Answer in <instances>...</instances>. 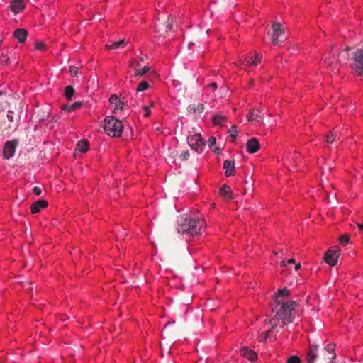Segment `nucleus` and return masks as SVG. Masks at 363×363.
<instances>
[{
  "label": "nucleus",
  "instance_id": "nucleus-9",
  "mask_svg": "<svg viewBox=\"0 0 363 363\" xmlns=\"http://www.w3.org/2000/svg\"><path fill=\"white\" fill-rule=\"evenodd\" d=\"M335 347V345L333 343L328 344L321 352V356L327 363H332L336 357Z\"/></svg>",
  "mask_w": 363,
  "mask_h": 363
},
{
  "label": "nucleus",
  "instance_id": "nucleus-27",
  "mask_svg": "<svg viewBox=\"0 0 363 363\" xmlns=\"http://www.w3.org/2000/svg\"><path fill=\"white\" fill-rule=\"evenodd\" d=\"M226 121V117L222 115H216L213 118V123L216 125H222Z\"/></svg>",
  "mask_w": 363,
  "mask_h": 363
},
{
  "label": "nucleus",
  "instance_id": "nucleus-10",
  "mask_svg": "<svg viewBox=\"0 0 363 363\" xmlns=\"http://www.w3.org/2000/svg\"><path fill=\"white\" fill-rule=\"evenodd\" d=\"M16 145V143L13 140L8 141L5 143L3 149V155L4 158L10 159L14 155Z\"/></svg>",
  "mask_w": 363,
  "mask_h": 363
},
{
  "label": "nucleus",
  "instance_id": "nucleus-22",
  "mask_svg": "<svg viewBox=\"0 0 363 363\" xmlns=\"http://www.w3.org/2000/svg\"><path fill=\"white\" fill-rule=\"evenodd\" d=\"M130 67L135 69L134 76L140 77L143 76L145 74L147 73L150 71V67L145 66L143 69H137L135 67V63L132 62L130 63Z\"/></svg>",
  "mask_w": 363,
  "mask_h": 363
},
{
  "label": "nucleus",
  "instance_id": "nucleus-25",
  "mask_svg": "<svg viewBox=\"0 0 363 363\" xmlns=\"http://www.w3.org/2000/svg\"><path fill=\"white\" fill-rule=\"evenodd\" d=\"M299 157V155H294V156H291V157H288L286 158V162H288V168H290V169H295L296 167V162H297V160Z\"/></svg>",
  "mask_w": 363,
  "mask_h": 363
},
{
  "label": "nucleus",
  "instance_id": "nucleus-1",
  "mask_svg": "<svg viewBox=\"0 0 363 363\" xmlns=\"http://www.w3.org/2000/svg\"><path fill=\"white\" fill-rule=\"evenodd\" d=\"M289 295V291L286 288L279 289L275 295L274 301L277 303V306L274 310L276 311L277 318H269L268 320H265L266 322L267 321L266 324L269 325L271 326V329L266 331L263 337V340H267L269 336V333L277 325V322L279 320H281L284 325L291 322L292 313L296 306V303L292 301H286Z\"/></svg>",
  "mask_w": 363,
  "mask_h": 363
},
{
  "label": "nucleus",
  "instance_id": "nucleus-28",
  "mask_svg": "<svg viewBox=\"0 0 363 363\" xmlns=\"http://www.w3.org/2000/svg\"><path fill=\"white\" fill-rule=\"evenodd\" d=\"M337 138V133L335 130L330 131L328 134H327L325 137V142L327 143H332L334 140Z\"/></svg>",
  "mask_w": 363,
  "mask_h": 363
},
{
  "label": "nucleus",
  "instance_id": "nucleus-19",
  "mask_svg": "<svg viewBox=\"0 0 363 363\" xmlns=\"http://www.w3.org/2000/svg\"><path fill=\"white\" fill-rule=\"evenodd\" d=\"M48 206V202L45 200H39L33 203L31 206V213L35 214L45 208Z\"/></svg>",
  "mask_w": 363,
  "mask_h": 363
},
{
  "label": "nucleus",
  "instance_id": "nucleus-16",
  "mask_svg": "<svg viewBox=\"0 0 363 363\" xmlns=\"http://www.w3.org/2000/svg\"><path fill=\"white\" fill-rule=\"evenodd\" d=\"M247 120L251 122H255L259 123L262 121V116L261 115V111L259 109L252 110L247 115Z\"/></svg>",
  "mask_w": 363,
  "mask_h": 363
},
{
  "label": "nucleus",
  "instance_id": "nucleus-43",
  "mask_svg": "<svg viewBox=\"0 0 363 363\" xmlns=\"http://www.w3.org/2000/svg\"><path fill=\"white\" fill-rule=\"evenodd\" d=\"M1 60L4 61V62H7L9 58L7 57L6 55L4 56V55H1Z\"/></svg>",
  "mask_w": 363,
  "mask_h": 363
},
{
  "label": "nucleus",
  "instance_id": "nucleus-36",
  "mask_svg": "<svg viewBox=\"0 0 363 363\" xmlns=\"http://www.w3.org/2000/svg\"><path fill=\"white\" fill-rule=\"evenodd\" d=\"M287 363H300V359L296 356H291L288 359Z\"/></svg>",
  "mask_w": 363,
  "mask_h": 363
},
{
  "label": "nucleus",
  "instance_id": "nucleus-26",
  "mask_svg": "<svg viewBox=\"0 0 363 363\" xmlns=\"http://www.w3.org/2000/svg\"><path fill=\"white\" fill-rule=\"evenodd\" d=\"M125 42L124 40H119V41H116V42H113V43L110 44V45H106V49L108 50H116V49H118L121 47H123V45H125Z\"/></svg>",
  "mask_w": 363,
  "mask_h": 363
},
{
  "label": "nucleus",
  "instance_id": "nucleus-30",
  "mask_svg": "<svg viewBox=\"0 0 363 363\" xmlns=\"http://www.w3.org/2000/svg\"><path fill=\"white\" fill-rule=\"evenodd\" d=\"M149 87H150V85H149L148 82L146 81H143V82H140L139 84L138 85V86L136 88V91L142 92V91L147 90Z\"/></svg>",
  "mask_w": 363,
  "mask_h": 363
},
{
  "label": "nucleus",
  "instance_id": "nucleus-5",
  "mask_svg": "<svg viewBox=\"0 0 363 363\" xmlns=\"http://www.w3.org/2000/svg\"><path fill=\"white\" fill-rule=\"evenodd\" d=\"M272 43L274 45H279L286 39L284 27L280 23H274L272 26Z\"/></svg>",
  "mask_w": 363,
  "mask_h": 363
},
{
  "label": "nucleus",
  "instance_id": "nucleus-23",
  "mask_svg": "<svg viewBox=\"0 0 363 363\" xmlns=\"http://www.w3.org/2000/svg\"><path fill=\"white\" fill-rule=\"evenodd\" d=\"M220 193L225 199H230L233 197L230 188L228 186H222L220 189Z\"/></svg>",
  "mask_w": 363,
  "mask_h": 363
},
{
  "label": "nucleus",
  "instance_id": "nucleus-35",
  "mask_svg": "<svg viewBox=\"0 0 363 363\" xmlns=\"http://www.w3.org/2000/svg\"><path fill=\"white\" fill-rule=\"evenodd\" d=\"M189 152L188 150L184 151L180 154V159L181 160H187L189 157Z\"/></svg>",
  "mask_w": 363,
  "mask_h": 363
},
{
  "label": "nucleus",
  "instance_id": "nucleus-24",
  "mask_svg": "<svg viewBox=\"0 0 363 363\" xmlns=\"http://www.w3.org/2000/svg\"><path fill=\"white\" fill-rule=\"evenodd\" d=\"M77 148L81 152H86L89 148V144L86 140H81L77 143Z\"/></svg>",
  "mask_w": 363,
  "mask_h": 363
},
{
  "label": "nucleus",
  "instance_id": "nucleus-4",
  "mask_svg": "<svg viewBox=\"0 0 363 363\" xmlns=\"http://www.w3.org/2000/svg\"><path fill=\"white\" fill-rule=\"evenodd\" d=\"M352 60V68L358 75L363 76V50L358 49L354 51Z\"/></svg>",
  "mask_w": 363,
  "mask_h": 363
},
{
  "label": "nucleus",
  "instance_id": "nucleus-18",
  "mask_svg": "<svg viewBox=\"0 0 363 363\" xmlns=\"http://www.w3.org/2000/svg\"><path fill=\"white\" fill-rule=\"evenodd\" d=\"M317 357L318 347L316 345H310V348L306 356L308 363H314Z\"/></svg>",
  "mask_w": 363,
  "mask_h": 363
},
{
  "label": "nucleus",
  "instance_id": "nucleus-44",
  "mask_svg": "<svg viewBox=\"0 0 363 363\" xmlns=\"http://www.w3.org/2000/svg\"><path fill=\"white\" fill-rule=\"evenodd\" d=\"M294 265H295L294 266V269H295L296 271L298 270L301 268V264L300 263L295 264Z\"/></svg>",
  "mask_w": 363,
  "mask_h": 363
},
{
  "label": "nucleus",
  "instance_id": "nucleus-29",
  "mask_svg": "<svg viewBox=\"0 0 363 363\" xmlns=\"http://www.w3.org/2000/svg\"><path fill=\"white\" fill-rule=\"evenodd\" d=\"M153 106V103L151 102L150 103V105L148 106H144L141 108V111H140V113L144 116V117H148L150 114H151V107Z\"/></svg>",
  "mask_w": 363,
  "mask_h": 363
},
{
  "label": "nucleus",
  "instance_id": "nucleus-40",
  "mask_svg": "<svg viewBox=\"0 0 363 363\" xmlns=\"http://www.w3.org/2000/svg\"><path fill=\"white\" fill-rule=\"evenodd\" d=\"M13 111H9L7 113V118L9 121L13 122L14 121L13 119Z\"/></svg>",
  "mask_w": 363,
  "mask_h": 363
},
{
  "label": "nucleus",
  "instance_id": "nucleus-14",
  "mask_svg": "<svg viewBox=\"0 0 363 363\" xmlns=\"http://www.w3.org/2000/svg\"><path fill=\"white\" fill-rule=\"evenodd\" d=\"M109 101L111 104L114 105L113 107V113L114 114H118L123 109L124 104L118 99L117 96L112 95L110 97Z\"/></svg>",
  "mask_w": 363,
  "mask_h": 363
},
{
  "label": "nucleus",
  "instance_id": "nucleus-15",
  "mask_svg": "<svg viewBox=\"0 0 363 363\" xmlns=\"http://www.w3.org/2000/svg\"><path fill=\"white\" fill-rule=\"evenodd\" d=\"M223 169H225V175L226 177L234 175L235 172L234 162L231 160H225L223 162Z\"/></svg>",
  "mask_w": 363,
  "mask_h": 363
},
{
  "label": "nucleus",
  "instance_id": "nucleus-33",
  "mask_svg": "<svg viewBox=\"0 0 363 363\" xmlns=\"http://www.w3.org/2000/svg\"><path fill=\"white\" fill-rule=\"evenodd\" d=\"M79 68L76 66H71L69 67V73L72 77H76L78 74Z\"/></svg>",
  "mask_w": 363,
  "mask_h": 363
},
{
  "label": "nucleus",
  "instance_id": "nucleus-31",
  "mask_svg": "<svg viewBox=\"0 0 363 363\" xmlns=\"http://www.w3.org/2000/svg\"><path fill=\"white\" fill-rule=\"evenodd\" d=\"M74 90L72 86H67L65 87V96H66L67 99H71L74 95Z\"/></svg>",
  "mask_w": 363,
  "mask_h": 363
},
{
  "label": "nucleus",
  "instance_id": "nucleus-41",
  "mask_svg": "<svg viewBox=\"0 0 363 363\" xmlns=\"http://www.w3.org/2000/svg\"><path fill=\"white\" fill-rule=\"evenodd\" d=\"M33 193L36 195V196H39L40 194H41V189L40 187L38 186H35L33 189Z\"/></svg>",
  "mask_w": 363,
  "mask_h": 363
},
{
  "label": "nucleus",
  "instance_id": "nucleus-11",
  "mask_svg": "<svg viewBox=\"0 0 363 363\" xmlns=\"http://www.w3.org/2000/svg\"><path fill=\"white\" fill-rule=\"evenodd\" d=\"M322 67L328 69L331 72L337 69V63L335 57L333 55L329 58L325 57L321 62Z\"/></svg>",
  "mask_w": 363,
  "mask_h": 363
},
{
  "label": "nucleus",
  "instance_id": "nucleus-37",
  "mask_svg": "<svg viewBox=\"0 0 363 363\" xmlns=\"http://www.w3.org/2000/svg\"><path fill=\"white\" fill-rule=\"evenodd\" d=\"M216 140L214 137H211L208 140V145L211 149L213 148V147L216 145Z\"/></svg>",
  "mask_w": 363,
  "mask_h": 363
},
{
  "label": "nucleus",
  "instance_id": "nucleus-34",
  "mask_svg": "<svg viewBox=\"0 0 363 363\" xmlns=\"http://www.w3.org/2000/svg\"><path fill=\"white\" fill-rule=\"evenodd\" d=\"M230 135L235 139L238 135V130L235 125H233L229 130Z\"/></svg>",
  "mask_w": 363,
  "mask_h": 363
},
{
  "label": "nucleus",
  "instance_id": "nucleus-3",
  "mask_svg": "<svg viewBox=\"0 0 363 363\" xmlns=\"http://www.w3.org/2000/svg\"><path fill=\"white\" fill-rule=\"evenodd\" d=\"M104 129L108 135L118 137L123 132V123L113 116H106L104 119Z\"/></svg>",
  "mask_w": 363,
  "mask_h": 363
},
{
  "label": "nucleus",
  "instance_id": "nucleus-45",
  "mask_svg": "<svg viewBox=\"0 0 363 363\" xmlns=\"http://www.w3.org/2000/svg\"><path fill=\"white\" fill-rule=\"evenodd\" d=\"M210 86L213 88V89H216L217 88V84L216 82H212Z\"/></svg>",
  "mask_w": 363,
  "mask_h": 363
},
{
  "label": "nucleus",
  "instance_id": "nucleus-20",
  "mask_svg": "<svg viewBox=\"0 0 363 363\" xmlns=\"http://www.w3.org/2000/svg\"><path fill=\"white\" fill-rule=\"evenodd\" d=\"M13 36L16 38L19 43H24L27 38L28 33L25 29H17L13 33Z\"/></svg>",
  "mask_w": 363,
  "mask_h": 363
},
{
  "label": "nucleus",
  "instance_id": "nucleus-42",
  "mask_svg": "<svg viewBox=\"0 0 363 363\" xmlns=\"http://www.w3.org/2000/svg\"><path fill=\"white\" fill-rule=\"evenodd\" d=\"M79 104L76 103L69 107V110H74V108L79 107Z\"/></svg>",
  "mask_w": 363,
  "mask_h": 363
},
{
  "label": "nucleus",
  "instance_id": "nucleus-6",
  "mask_svg": "<svg viewBox=\"0 0 363 363\" xmlns=\"http://www.w3.org/2000/svg\"><path fill=\"white\" fill-rule=\"evenodd\" d=\"M262 57L261 54L255 52L252 56H247L239 60L237 65L241 68H244L246 66L255 67L261 62Z\"/></svg>",
  "mask_w": 363,
  "mask_h": 363
},
{
  "label": "nucleus",
  "instance_id": "nucleus-8",
  "mask_svg": "<svg viewBox=\"0 0 363 363\" xmlns=\"http://www.w3.org/2000/svg\"><path fill=\"white\" fill-rule=\"evenodd\" d=\"M340 255V249L337 246L332 247L325 255V261L331 266L337 264V259Z\"/></svg>",
  "mask_w": 363,
  "mask_h": 363
},
{
  "label": "nucleus",
  "instance_id": "nucleus-39",
  "mask_svg": "<svg viewBox=\"0 0 363 363\" xmlns=\"http://www.w3.org/2000/svg\"><path fill=\"white\" fill-rule=\"evenodd\" d=\"M45 49V45L42 43H37L35 44V50H44Z\"/></svg>",
  "mask_w": 363,
  "mask_h": 363
},
{
  "label": "nucleus",
  "instance_id": "nucleus-7",
  "mask_svg": "<svg viewBox=\"0 0 363 363\" xmlns=\"http://www.w3.org/2000/svg\"><path fill=\"white\" fill-rule=\"evenodd\" d=\"M189 145L198 153L202 152L204 147V140L200 134H194L187 138Z\"/></svg>",
  "mask_w": 363,
  "mask_h": 363
},
{
  "label": "nucleus",
  "instance_id": "nucleus-32",
  "mask_svg": "<svg viewBox=\"0 0 363 363\" xmlns=\"http://www.w3.org/2000/svg\"><path fill=\"white\" fill-rule=\"evenodd\" d=\"M350 241V237L348 235H342L340 238V244L342 246H345L349 243Z\"/></svg>",
  "mask_w": 363,
  "mask_h": 363
},
{
  "label": "nucleus",
  "instance_id": "nucleus-38",
  "mask_svg": "<svg viewBox=\"0 0 363 363\" xmlns=\"http://www.w3.org/2000/svg\"><path fill=\"white\" fill-rule=\"evenodd\" d=\"M295 264V260L294 259H288L287 261H282L281 263V266H286V264Z\"/></svg>",
  "mask_w": 363,
  "mask_h": 363
},
{
  "label": "nucleus",
  "instance_id": "nucleus-17",
  "mask_svg": "<svg viewBox=\"0 0 363 363\" xmlns=\"http://www.w3.org/2000/svg\"><path fill=\"white\" fill-rule=\"evenodd\" d=\"M240 354L246 359L253 362L257 359V354L248 347H243L240 350Z\"/></svg>",
  "mask_w": 363,
  "mask_h": 363
},
{
  "label": "nucleus",
  "instance_id": "nucleus-21",
  "mask_svg": "<svg viewBox=\"0 0 363 363\" xmlns=\"http://www.w3.org/2000/svg\"><path fill=\"white\" fill-rule=\"evenodd\" d=\"M204 110V106L201 103L192 104L188 107V111L192 113H201Z\"/></svg>",
  "mask_w": 363,
  "mask_h": 363
},
{
  "label": "nucleus",
  "instance_id": "nucleus-13",
  "mask_svg": "<svg viewBox=\"0 0 363 363\" xmlns=\"http://www.w3.org/2000/svg\"><path fill=\"white\" fill-rule=\"evenodd\" d=\"M25 6L26 4L23 0H12L9 5L11 11L15 14L21 13Z\"/></svg>",
  "mask_w": 363,
  "mask_h": 363
},
{
  "label": "nucleus",
  "instance_id": "nucleus-12",
  "mask_svg": "<svg viewBox=\"0 0 363 363\" xmlns=\"http://www.w3.org/2000/svg\"><path fill=\"white\" fill-rule=\"evenodd\" d=\"M246 149L247 152L254 154L260 149V145L258 140L255 138L249 139L246 143Z\"/></svg>",
  "mask_w": 363,
  "mask_h": 363
},
{
  "label": "nucleus",
  "instance_id": "nucleus-2",
  "mask_svg": "<svg viewBox=\"0 0 363 363\" xmlns=\"http://www.w3.org/2000/svg\"><path fill=\"white\" fill-rule=\"evenodd\" d=\"M206 228L205 220L202 218H191L180 223L177 231L179 233L186 234L194 237L201 235Z\"/></svg>",
  "mask_w": 363,
  "mask_h": 363
}]
</instances>
